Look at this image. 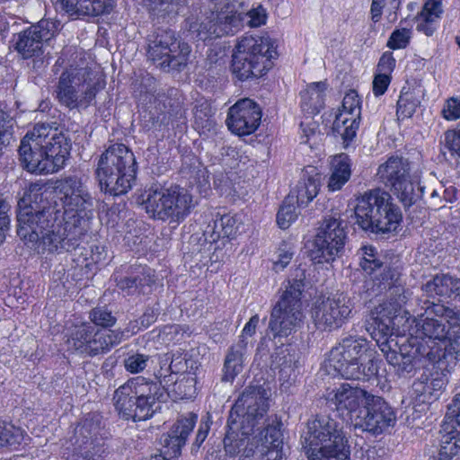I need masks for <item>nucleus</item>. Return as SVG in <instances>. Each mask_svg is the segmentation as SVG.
<instances>
[{"label": "nucleus", "instance_id": "f257e3e1", "mask_svg": "<svg viewBox=\"0 0 460 460\" xmlns=\"http://www.w3.org/2000/svg\"><path fill=\"white\" fill-rule=\"evenodd\" d=\"M93 199L76 176L57 181L53 190L31 186L18 202L17 234L50 252L74 250L90 230Z\"/></svg>", "mask_w": 460, "mask_h": 460}, {"label": "nucleus", "instance_id": "f03ea898", "mask_svg": "<svg viewBox=\"0 0 460 460\" xmlns=\"http://www.w3.org/2000/svg\"><path fill=\"white\" fill-rule=\"evenodd\" d=\"M362 259L360 267L368 275L376 274L373 279V292L376 296L387 290V299L376 306L370 313L368 324L373 329V334H379L385 341L381 344V350L385 353L387 362L393 367L403 359V351L386 350L388 337L392 336L395 328V320L402 306L408 300V294L401 281L400 268L382 261L376 248L373 246L362 247Z\"/></svg>", "mask_w": 460, "mask_h": 460}, {"label": "nucleus", "instance_id": "7ed1b4c3", "mask_svg": "<svg viewBox=\"0 0 460 460\" xmlns=\"http://www.w3.org/2000/svg\"><path fill=\"white\" fill-rule=\"evenodd\" d=\"M420 313L412 318L414 325L410 332L427 342L444 344L445 348L431 349L433 351L456 359L460 355V310L443 303L440 299H420Z\"/></svg>", "mask_w": 460, "mask_h": 460}, {"label": "nucleus", "instance_id": "20e7f679", "mask_svg": "<svg viewBox=\"0 0 460 460\" xmlns=\"http://www.w3.org/2000/svg\"><path fill=\"white\" fill-rule=\"evenodd\" d=\"M224 438L226 456L240 455L238 460H281L283 447L282 422L277 418L268 419L260 432L243 434L239 423H229Z\"/></svg>", "mask_w": 460, "mask_h": 460}, {"label": "nucleus", "instance_id": "39448f33", "mask_svg": "<svg viewBox=\"0 0 460 460\" xmlns=\"http://www.w3.org/2000/svg\"><path fill=\"white\" fill-rule=\"evenodd\" d=\"M166 391L160 380L144 376L129 379L114 393L116 411L125 420H146L157 411V402L164 400Z\"/></svg>", "mask_w": 460, "mask_h": 460}, {"label": "nucleus", "instance_id": "423d86ee", "mask_svg": "<svg viewBox=\"0 0 460 460\" xmlns=\"http://www.w3.org/2000/svg\"><path fill=\"white\" fill-rule=\"evenodd\" d=\"M368 341L348 336L334 346L327 359L328 366L345 379L368 381L378 373V361L367 358Z\"/></svg>", "mask_w": 460, "mask_h": 460}, {"label": "nucleus", "instance_id": "0eeeda50", "mask_svg": "<svg viewBox=\"0 0 460 460\" xmlns=\"http://www.w3.org/2000/svg\"><path fill=\"white\" fill-rule=\"evenodd\" d=\"M356 224L372 234H385L397 229L402 214L392 202L391 195L380 189L365 192L357 199L354 208Z\"/></svg>", "mask_w": 460, "mask_h": 460}, {"label": "nucleus", "instance_id": "6e6552de", "mask_svg": "<svg viewBox=\"0 0 460 460\" xmlns=\"http://www.w3.org/2000/svg\"><path fill=\"white\" fill-rule=\"evenodd\" d=\"M136 172L132 151L123 144H114L101 155L96 175L102 191L119 196L131 190Z\"/></svg>", "mask_w": 460, "mask_h": 460}, {"label": "nucleus", "instance_id": "1a4fd4ad", "mask_svg": "<svg viewBox=\"0 0 460 460\" xmlns=\"http://www.w3.org/2000/svg\"><path fill=\"white\" fill-rule=\"evenodd\" d=\"M305 270L297 267L291 273L285 285L279 301L273 307L269 329L273 338L288 337L303 323L301 295L305 287Z\"/></svg>", "mask_w": 460, "mask_h": 460}, {"label": "nucleus", "instance_id": "9d476101", "mask_svg": "<svg viewBox=\"0 0 460 460\" xmlns=\"http://www.w3.org/2000/svg\"><path fill=\"white\" fill-rule=\"evenodd\" d=\"M276 54L268 37L247 35L236 44L232 59V72L241 81L262 76L271 68Z\"/></svg>", "mask_w": 460, "mask_h": 460}, {"label": "nucleus", "instance_id": "9b49d317", "mask_svg": "<svg viewBox=\"0 0 460 460\" xmlns=\"http://www.w3.org/2000/svg\"><path fill=\"white\" fill-rule=\"evenodd\" d=\"M269 408L266 390L261 386H249L233 405L228 417L229 423L241 424L244 429L243 434L260 432L266 426L268 419L279 420L276 415L264 419Z\"/></svg>", "mask_w": 460, "mask_h": 460}, {"label": "nucleus", "instance_id": "f8f14e48", "mask_svg": "<svg viewBox=\"0 0 460 460\" xmlns=\"http://www.w3.org/2000/svg\"><path fill=\"white\" fill-rule=\"evenodd\" d=\"M215 10L200 22L191 23L190 30L196 32L200 40L234 34L242 25L243 14L238 13L229 0H217Z\"/></svg>", "mask_w": 460, "mask_h": 460}, {"label": "nucleus", "instance_id": "ddd939ff", "mask_svg": "<svg viewBox=\"0 0 460 460\" xmlns=\"http://www.w3.org/2000/svg\"><path fill=\"white\" fill-rule=\"evenodd\" d=\"M190 48L181 41L172 30L159 29L149 40L147 56L163 69H178L185 66Z\"/></svg>", "mask_w": 460, "mask_h": 460}, {"label": "nucleus", "instance_id": "4468645a", "mask_svg": "<svg viewBox=\"0 0 460 460\" xmlns=\"http://www.w3.org/2000/svg\"><path fill=\"white\" fill-rule=\"evenodd\" d=\"M347 233L342 221L335 217H326L317 229L311 257L314 263L333 261L344 251Z\"/></svg>", "mask_w": 460, "mask_h": 460}, {"label": "nucleus", "instance_id": "2eb2a0df", "mask_svg": "<svg viewBox=\"0 0 460 460\" xmlns=\"http://www.w3.org/2000/svg\"><path fill=\"white\" fill-rule=\"evenodd\" d=\"M347 443L342 427L328 415H319L308 423V433L305 437L303 447L307 457L329 448L341 447Z\"/></svg>", "mask_w": 460, "mask_h": 460}, {"label": "nucleus", "instance_id": "dca6fc26", "mask_svg": "<svg viewBox=\"0 0 460 460\" xmlns=\"http://www.w3.org/2000/svg\"><path fill=\"white\" fill-rule=\"evenodd\" d=\"M352 304L344 293L318 298L312 308V318L317 329L332 331L340 328L349 317Z\"/></svg>", "mask_w": 460, "mask_h": 460}, {"label": "nucleus", "instance_id": "f3484780", "mask_svg": "<svg viewBox=\"0 0 460 460\" xmlns=\"http://www.w3.org/2000/svg\"><path fill=\"white\" fill-rule=\"evenodd\" d=\"M355 428L373 434H380L394 426L396 416L392 407L381 397L370 394L364 407L354 418Z\"/></svg>", "mask_w": 460, "mask_h": 460}, {"label": "nucleus", "instance_id": "a211bd4d", "mask_svg": "<svg viewBox=\"0 0 460 460\" xmlns=\"http://www.w3.org/2000/svg\"><path fill=\"white\" fill-rule=\"evenodd\" d=\"M49 130V123H38L22 139L19 147L20 161L28 172L39 174L49 173L43 168L45 158H47L43 150V142H46Z\"/></svg>", "mask_w": 460, "mask_h": 460}, {"label": "nucleus", "instance_id": "6ab92c4d", "mask_svg": "<svg viewBox=\"0 0 460 460\" xmlns=\"http://www.w3.org/2000/svg\"><path fill=\"white\" fill-rule=\"evenodd\" d=\"M360 98L355 90L349 91L342 100L341 110L332 124V133L341 137L347 147L354 139L360 124Z\"/></svg>", "mask_w": 460, "mask_h": 460}, {"label": "nucleus", "instance_id": "aec40b11", "mask_svg": "<svg viewBox=\"0 0 460 460\" xmlns=\"http://www.w3.org/2000/svg\"><path fill=\"white\" fill-rule=\"evenodd\" d=\"M73 74L67 70L61 74L56 90L57 99L69 110L86 109L95 99L99 88L96 84L86 87L75 84Z\"/></svg>", "mask_w": 460, "mask_h": 460}, {"label": "nucleus", "instance_id": "412c9836", "mask_svg": "<svg viewBox=\"0 0 460 460\" xmlns=\"http://www.w3.org/2000/svg\"><path fill=\"white\" fill-rule=\"evenodd\" d=\"M261 119V107L254 101L243 98L229 108L226 125L233 133L247 136L258 128Z\"/></svg>", "mask_w": 460, "mask_h": 460}, {"label": "nucleus", "instance_id": "4be33fe9", "mask_svg": "<svg viewBox=\"0 0 460 460\" xmlns=\"http://www.w3.org/2000/svg\"><path fill=\"white\" fill-rule=\"evenodd\" d=\"M369 395L366 390L344 383L330 391L326 399L343 418L354 423V418L362 409L360 405L365 403Z\"/></svg>", "mask_w": 460, "mask_h": 460}, {"label": "nucleus", "instance_id": "5701e85b", "mask_svg": "<svg viewBox=\"0 0 460 460\" xmlns=\"http://www.w3.org/2000/svg\"><path fill=\"white\" fill-rule=\"evenodd\" d=\"M55 31L56 26L53 22L41 20L17 34L14 48L25 59L39 56L43 41L50 40Z\"/></svg>", "mask_w": 460, "mask_h": 460}, {"label": "nucleus", "instance_id": "b1692460", "mask_svg": "<svg viewBox=\"0 0 460 460\" xmlns=\"http://www.w3.org/2000/svg\"><path fill=\"white\" fill-rule=\"evenodd\" d=\"M49 132L48 138L43 142V150L45 152L44 170L47 172H55L61 169L70 154V143L66 136L58 131V128L49 124Z\"/></svg>", "mask_w": 460, "mask_h": 460}, {"label": "nucleus", "instance_id": "393cba45", "mask_svg": "<svg viewBox=\"0 0 460 460\" xmlns=\"http://www.w3.org/2000/svg\"><path fill=\"white\" fill-rule=\"evenodd\" d=\"M166 198L170 223L183 221L194 207L192 195L179 185L166 188Z\"/></svg>", "mask_w": 460, "mask_h": 460}, {"label": "nucleus", "instance_id": "a878e982", "mask_svg": "<svg viewBox=\"0 0 460 460\" xmlns=\"http://www.w3.org/2000/svg\"><path fill=\"white\" fill-rule=\"evenodd\" d=\"M196 420L197 415L191 412L188 413L187 416H181L168 432L164 438V447L171 449L174 456L179 454L185 445L189 435L193 430Z\"/></svg>", "mask_w": 460, "mask_h": 460}, {"label": "nucleus", "instance_id": "bb28decb", "mask_svg": "<svg viewBox=\"0 0 460 460\" xmlns=\"http://www.w3.org/2000/svg\"><path fill=\"white\" fill-rule=\"evenodd\" d=\"M409 164L406 160L398 156L390 157L385 163L382 164L377 170L379 180L392 190L398 183H403V181L410 178Z\"/></svg>", "mask_w": 460, "mask_h": 460}, {"label": "nucleus", "instance_id": "cd10ccee", "mask_svg": "<svg viewBox=\"0 0 460 460\" xmlns=\"http://www.w3.org/2000/svg\"><path fill=\"white\" fill-rule=\"evenodd\" d=\"M124 338L120 330H99L93 326L91 341L86 346L84 354L95 356L108 352L112 347L119 344Z\"/></svg>", "mask_w": 460, "mask_h": 460}, {"label": "nucleus", "instance_id": "c85d7f7f", "mask_svg": "<svg viewBox=\"0 0 460 460\" xmlns=\"http://www.w3.org/2000/svg\"><path fill=\"white\" fill-rule=\"evenodd\" d=\"M166 188L151 186L146 190L143 206L150 217L155 220L169 221V211L166 201Z\"/></svg>", "mask_w": 460, "mask_h": 460}, {"label": "nucleus", "instance_id": "c756f323", "mask_svg": "<svg viewBox=\"0 0 460 460\" xmlns=\"http://www.w3.org/2000/svg\"><path fill=\"white\" fill-rule=\"evenodd\" d=\"M422 290L430 300L435 299V296L449 297L453 294L459 295L460 279L454 278L448 274H438L423 286ZM438 299L436 298V300Z\"/></svg>", "mask_w": 460, "mask_h": 460}, {"label": "nucleus", "instance_id": "7c9ffc66", "mask_svg": "<svg viewBox=\"0 0 460 460\" xmlns=\"http://www.w3.org/2000/svg\"><path fill=\"white\" fill-rule=\"evenodd\" d=\"M326 90L327 84L324 81L307 84L306 88L300 92L302 110L308 115L319 113L324 106Z\"/></svg>", "mask_w": 460, "mask_h": 460}, {"label": "nucleus", "instance_id": "2f4dec72", "mask_svg": "<svg viewBox=\"0 0 460 460\" xmlns=\"http://www.w3.org/2000/svg\"><path fill=\"white\" fill-rule=\"evenodd\" d=\"M247 344L243 337L228 349L224 362L223 381L232 382L243 371Z\"/></svg>", "mask_w": 460, "mask_h": 460}, {"label": "nucleus", "instance_id": "473e14b6", "mask_svg": "<svg viewBox=\"0 0 460 460\" xmlns=\"http://www.w3.org/2000/svg\"><path fill=\"white\" fill-rule=\"evenodd\" d=\"M97 433V425H93V423L87 419L81 427L75 429V434L83 437L82 441H80L79 438H76L75 441V443L78 444V454L86 460H93V457L101 452V448L95 443Z\"/></svg>", "mask_w": 460, "mask_h": 460}, {"label": "nucleus", "instance_id": "72a5a7b5", "mask_svg": "<svg viewBox=\"0 0 460 460\" xmlns=\"http://www.w3.org/2000/svg\"><path fill=\"white\" fill-rule=\"evenodd\" d=\"M442 13L441 0H427L421 12L416 17L417 30L427 36L433 35Z\"/></svg>", "mask_w": 460, "mask_h": 460}, {"label": "nucleus", "instance_id": "f704fd0d", "mask_svg": "<svg viewBox=\"0 0 460 460\" xmlns=\"http://www.w3.org/2000/svg\"><path fill=\"white\" fill-rule=\"evenodd\" d=\"M70 15L97 16L105 12L106 0H58Z\"/></svg>", "mask_w": 460, "mask_h": 460}, {"label": "nucleus", "instance_id": "c9c22d12", "mask_svg": "<svg viewBox=\"0 0 460 460\" xmlns=\"http://www.w3.org/2000/svg\"><path fill=\"white\" fill-rule=\"evenodd\" d=\"M350 159L345 154L333 157L332 162V174L328 181V189L336 191L349 180L351 176Z\"/></svg>", "mask_w": 460, "mask_h": 460}, {"label": "nucleus", "instance_id": "e433bc0d", "mask_svg": "<svg viewBox=\"0 0 460 460\" xmlns=\"http://www.w3.org/2000/svg\"><path fill=\"white\" fill-rule=\"evenodd\" d=\"M418 356L426 358L430 363H436L441 361L442 358H446V352L440 354L432 349L427 350L425 348L416 347L414 352L403 353V359L399 360V364L395 367L396 371L401 375L411 373L414 369Z\"/></svg>", "mask_w": 460, "mask_h": 460}, {"label": "nucleus", "instance_id": "4c0bfd02", "mask_svg": "<svg viewBox=\"0 0 460 460\" xmlns=\"http://www.w3.org/2000/svg\"><path fill=\"white\" fill-rule=\"evenodd\" d=\"M93 332V326L89 323H82L69 328L66 334L68 349L84 354Z\"/></svg>", "mask_w": 460, "mask_h": 460}, {"label": "nucleus", "instance_id": "58836bf2", "mask_svg": "<svg viewBox=\"0 0 460 460\" xmlns=\"http://www.w3.org/2000/svg\"><path fill=\"white\" fill-rule=\"evenodd\" d=\"M320 186V177L308 176L302 178L296 189L291 192L290 195L296 198V203L299 207H305L311 202L318 194Z\"/></svg>", "mask_w": 460, "mask_h": 460}, {"label": "nucleus", "instance_id": "ea45409f", "mask_svg": "<svg viewBox=\"0 0 460 460\" xmlns=\"http://www.w3.org/2000/svg\"><path fill=\"white\" fill-rule=\"evenodd\" d=\"M424 190L425 187L419 182H413L407 178L403 183H398L391 190L405 208H409L423 197Z\"/></svg>", "mask_w": 460, "mask_h": 460}, {"label": "nucleus", "instance_id": "a19ab883", "mask_svg": "<svg viewBox=\"0 0 460 460\" xmlns=\"http://www.w3.org/2000/svg\"><path fill=\"white\" fill-rule=\"evenodd\" d=\"M446 418L449 420L451 430L443 437H449L451 442L460 446V392L456 394L452 402L448 405Z\"/></svg>", "mask_w": 460, "mask_h": 460}, {"label": "nucleus", "instance_id": "79ce46f5", "mask_svg": "<svg viewBox=\"0 0 460 460\" xmlns=\"http://www.w3.org/2000/svg\"><path fill=\"white\" fill-rule=\"evenodd\" d=\"M181 8V0H148V10L153 16L164 18L175 15Z\"/></svg>", "mask_w": 460, "mask_h": 460}, {"label": "nucleus", "instance_id": "37998d69", "mask_svg": "<svg viewBox=\"0 0 460 460\" xmlns=\"http://www.w3.org/2000/svg\"><path fill=\"white\" fill-rule=\"evenodd\" d=\"M445 385L446 382L441 376L433 377L431 379L426 377L425 381L419 380L413 385L416 392L421 393L429 399H437L439 392L444 389Z\"/></svg>", "mask_w": 460, "mask_h": 460}, {"label": "nucleus", "instance_id": "c03bdc74", "mask_svg": "<svg viewBox=\"0 0 460 460\" xmlns=\"http://www.w3.org/2000/svg\"><path fill=\"white\" fill-rule=\"evenodd\" d=\"M440 143L443 155L447 152L452 157L460 158V123L456 129L447 130Z\"/></svg>", "mask_w": 460, "mask_h": 460}, {"label": "nucleus", "instance_id": "a18cd8bd", "mask_svg": "<svg viewBox=\"0 0 460 460\" xmlns=\"http://www.w3.org/2000/svg\"><path fill=\"white\" fill-rule=\"evenodd\" d=\"M23 439V431L10 423L0 421V448L19 445Z\"/></svg>", "mask_w": 460, "mask_h": 460}, {"label": "nucleus", "instance_id": "49530a36", "mask_svg": "<svg viewBox=\"0 0 460 460\" xmlns=\"http://www.w3.org/2000/svg\"><path fill=\"white\" fill-rule=\"evenodd\" d=\"M297 212L294 206V196L288 195L283 201L277 214V223L282 229H287L296 219Z\"/></svg>", "mask_w": 460, "mask_h": 460}, {"label": "nucleus", "instance_id": "de8ad7c7", "mask_svg": "<svg viewBox=\"0 0 460 460\" xmlns=\"http://www.w3.org/2000/svg\"><path fill=\"white\" fill-rule=\"evenodd\" d=\"M420 101L411 93H402L397 102L396 114L399 119H406L412 116Z\"/></svg>", "mask_w": 460, "mask_h": 460}, {"label": "nucleus", "instance_id": "09e8293b", "mask_svg": "<svg viewBox=\"0 0 460 460\" xmlns=\"http://www.w3.org/2000/svg\"><path fill=\"white\" fill-rule=\"evenodd\" d=\"M132 277L137 279L139 293L146 294L155 282V271L148 267L139 266L132 271Z\"/></svg>", "mask_w": 460, "mask_h": 460}, {"label": "nucleus", "instance_id": "8fccbe9b", "mask_svg": "<svg viewBox=\"0 0 460 460\" xmlns=\"http://www.w3.org/2000/svg\"><path fill=\"white\" fill-rule=\"evenodd\" d=\"M194 124L196 129L199 132L200 135L216 133L217 124L210 114V110L208 111L196 110Z\"/></svg>", "mask_w": 460, "mask_h": 460}, {"label": "nucleus", "instance_id": "3c124183", "mask_svg": "<svg viewBox=\"0 0 460 460\" xmlns=\"http://www.w3.org/2000/svg\"><path fill=\"white\" fill-rule=\"evenodd\" d=\"M90 319L93 323L103 328H109L116 323V317L106 307L97 306L90 312Z\"/></svg>", "mask_w": 460, "mask_h": 460}, {"label": "nucleus", "instance_id": "603ef678", "mask_svg": "<svg viewBox=\"0 0 460 460\" xmlns=\"http://www.w3.org/2000/svg\"><path fill=\"white\" fill-rule=\"evenodd\" d=\"M310 460H350L349 451L347 443H344L341 447L329 448V451L323 450L312 455L308 457Z\"/></svg>", "mask_w": 460, "mask_h": 460}, {"label": "nucleus", "instance_id": "864d4df0", "mask_svg": "<svg viewBox=\"0 0 460 460\" xmlns=\"http://www.w3.org/2000/svg\"><path fill=\"white\" fill-rule=\"evenodd\" d=\"M399 0H372L370 8L371 20L374 22H377L382 17V12L384 8H387L395 13L399 9Z\"/></svg>", "mask_w": 460, "mask_h": 460}, {"label": "nucleus", "instance_id": "5fc2aeb1", "mask_svg": "<svg viewBox=\"0 0 460 460\" xmlns=\"http://www.w3.org/2000/svg\"><path fill=\"white\" fill-rule=\"evenodd\" d=\"M149 358L148 355L136 353L125 358L124 367L127 371L137 374L146 367Z\"/></svg>", "mask_w": 460, "mask_h": 460}, {"label": "nucleus", "instance_id": "6e6d98bb", "mask_svg": "<svg viewBox=\"0 0 460 460\" xmlns=\"http://www.w3.org/2000/svg\"><path fill=\"white\" fill-rule=\"evenodd\" d=\"M411 31L409 29H398L392 32L387 47L392 49H404L409 44Z\"/></svg>", "mask_w": 460, "mask_h": 460}, {"label": "nucleus", "instance_id": "4d7b16f0", "mask_svg": "<svg viewBox=\"0 0 460 460\" xmlns=\"http://www.w3.org/2000/svg\"><path fill=\"white\" fill-rule=\"evenodd\" d=\"M449 437H442L440 449L437 460H453L460 451V446L451 442Z\"/></svg>", "mask_w": 460, "mask_h": 460}, {"label": "nucleus", "instance_id": "13d9d810", "mask_svg": "<svg viewBox=\"0 0 460 460\" xmlns=\"http://www.w3.org/2000/svg\"><path fill=\"white\" fill-rule=\"evenodd\" d=\"M442 115L447 120H456L460 118V95L447 100L442 109Z\"/></svg>", "mask_w": 460, "mask_h": 460}, {"label": "nucleus", "instance_id": "bf43d9fd", "mask_svg": "<svg viewBox=\"0 0 460 460\" xmlns=\"http://www.w3.org/2000/svg\"><path fill=\"white\" fill-rule=\"evenodd\" d=\"M220 231L218 230L216 237H232L235 234V220L229 215L220 217Z\"/></svg>", "mask_w": 460, "mask_h": 460}, {"label": "nucleus", "instance_id": "052dcab7", "mask_svg": "<svg viewBox=\"0 0 460 460\" xmlns=\"http://www.w3.org/2000/svg\"><path fill=\"white\" fill-rule=\"evenodd\" d=\"M246 16L249 17L248 24L250 27H259L266 22L267 14L264 8L258 6L250 10Z\"/></svg>", "mask_w": 460, "mask_h": 460}, {"label": "nucleus", "instance_id": "680f3d73", "mask_svg": "<svg viewBox=\"0 0 460 460\" xmlns=\"http://www.w3.org/2000/svg\"><path fill=\"white\" fill-rule=\"evenodd\" d=\"M391 77L389 75L378 73L373 80V93L376 96L383 95L390 84Z\"/></svg>", "mask_w": 460, "mask_h": 460}, {"label": "nucleus", "instance_id": "e2e57ef3", "mask_svg": "<svg viewBox=\"0 0 460 460\" xmlns=\"http://www.w3.org/2000/svg\"><path fill=\"white\" fill-rule=\"evenodd\" d=\"M395 58L392 52H385L379 59L377 65L378 73L389 75L395 67Z\"/></svg>", "mask_w": 460, "mask_h": 460}, {"label": "nucleus", "instance_id": "0e129e2a", "mask_svg": "<svg viewBox=\"0 0 460 460\" xmlns=\"http://www.w3.org/2000/svg\"><path fill=\"white\" fill-rule=\"evenodd\" d=\"M8 210V204L0 199V244L4 241L5 232L9 228L10 218L7 214Z\"/></svg>", "mask_w": 460, "mask_h": 460}, {"label": "nucleus", "instance_id": "69168bd1", "mask_svg": "<svg viewBox=\"0 0 460 460\" xmlns=\"http://www.w3.org/2000/svg\"><path fill=\"white\" fill-rule=\"evenodd\" d=\"M118 288L126 293L128 296L140 294L137 283V279L133 278L132 275L129 277H124L118 281Z\"/></svg>", "mask_w": 460, "mask_h": 460}, {"label": "nucleus", "instance_id": "338daca9", "mask_svg": "<svg viewBox=\"0 0 460 460\" xmlns=\"http://www.w3.org/2000/svg\"><path fill=\"white\" fill-rule=\"evenodd\" d=\"M13 125V118L4 110L0 109V145L4 144L2 137L11 135Z\"/></svg>", "mask_w": 460, "mask_h": 460}, {"label": "nucleus", "instance_id": "774afa93", "mask_svg": "<svg viewBox=\"0 0 460 460\" xmlns=\"http://www.w3.org/2000/svg\"><path fill=\"white\" fill-rule=\"evenodd\" d=\"M209 429H210V425H209L208 420H202L199 424V429H198V432L196 435V439L193 444V447L199 448V447L202 445V443L207 438Z\"/></svg>", "mask_w": 460, "mask_h": 460}]
</instances>
